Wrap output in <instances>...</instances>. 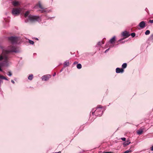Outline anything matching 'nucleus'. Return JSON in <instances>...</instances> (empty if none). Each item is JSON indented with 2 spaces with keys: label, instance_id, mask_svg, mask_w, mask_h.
<instances>
[{
  "label": "nucleus",
  "instance_id": "nucleus-1",
  "mask_svg": "<svg viewBox=\"0 0 153 153\" xmlns=\"http://www.w3.org/2000/svg\"><path fill=\"white\" fill-rule=\"evenodd\" d=\"M0 48L3 50L2 53L0 54V71H3L1 68L3 67H7L11 64V62L9 61L10 58L9 53L10 52H19L16 47L10 46L8 47L7 50L3 49V47L0 45Z\"/></svg>",
  "mask_w": 153,
  "mask_h": 153
},
{
  "label": "nucleus",
  "instance_id": "nucleus-2",
  "mask_svg": "<svg viewBox=\"0 0 153 153\" xmlns=\"http://www.w3.org/2000/svg\"><path fill=\"white\" fill-rule=\"evenodd\" d=\"M102 107V106L101 105H98L97 107L96 110L94 111V110L93 109L91 112L93 115H94V114L95 115L97 116H101L103 113V111H102L101 110Z\"/></svg>",
  "mask_w": 153,
  "mask_h": 153
},
{
  "label": "nucleus",
  "instance_id": "nucleus-3",
  "mask_svg": "<svg viewBox=\"0 0 153 153\" xmlns=\"http://www.w3.org/2000/svg\"><path fill=\"white\" fill-rule=\"evenodd\" d=\"M28 19L31 22L38 21L40 22L41 21L40 17L38 16H33L30 15L28 16Z\"/></svg>",
  "mask_w": 153,
  "mask_h": 153
},
{
  "label": "nucleus",
  "instance_id": "nucleus-4",
  "mask_svg": "<svg viewBox=\"0 0 153 153\" xmlns=\"http://www.w3.org/2000/svg\"><path fill=\"white\" fill-rule=\"evenodd\" d=\"M8 39L12 44H16L18 42V38L16 36H11L8 37Z\"/></svg>",
  "mask_w": 153,
  "mask_h": 153
},
{
  "label": "nucleus",
  "instance_id": "nucleus-5",
  "mask_svg": "<svg viewBox=\"0 0 153 153\" xmlns=\"http://www.w3.org/2000/svg\"><path fill=\"white\" fill-rule=\"evenodd\" d=\"M20 9L19 8H13L12 13L13 15L17 16L20 14Z\"/></svg>",
  "mask_w": 153,
  "mask_h": 153
},
{
  "label": "nucleus",
  "instance_id": "nucleus-6",
  "mask_svg": "<svg viewBox=\"0 0 153 153\" xmlns=\"http://www.w3.org/2000/svg\"><path fill=\"white\" fill-rule=\"evenodd\" d=\"M51 77V75L50 74H47L43 76L42 77V80L47 81Z\"/></svg>",
  "mask_w": 153,
  "mask_h": 153
},
{
  "label": "nucleus",
  "instance_id": "nucleus-7",
  "mask_svg": "<svg viewBox=\"0 0 153 153\" xmlns=\"http://www.w3.org/2000/svg\"><path fill=\"white\" fill-rule=\"evenodd\" d=\"M146 23L144 21H142L140 22L139 25V26L141 28H143L146 27Z\"/></svg>",
  "mask_w": 153,
  "mask_h": 153
},
{
  "label": "nucleus",
  "instance_id": "nucleus-8",
  "mask_svg": "<svg viewBox=\"0 0 153 153\" xmlns=\"http://www.w3.org/2000/svg\"><path fill=\"white\" fill-rule=\"evenodd\" d=\"M122 35L123 36H125V38L128 37L130 34L126 31H125L123 32Z\"/></svg>",
  "mask_w": 153,
  "mask_h": 153
},
{
  "label": "nucleus",
  "instance_id": "nucleus-9",
  "mask_svg": "<svg viewBox=\"0 0 153 153\" xmlns=\"http://www.w3.org/2000/svg\"><path fill=\"white\" fill-rule=\"evenodd\" d=\"M116 72L117 73H123L124 71V69L123 68H117L116 69Z\"/></svg>",
  "mask_w": 153,
  "mask_h": 153
},
{
  "label": "nucleus",
  "instance_id": "nucleus-10",
  "mask_svg": "<svg viewBox=\"0 0 153 153\" xmlns=\"http://www.w3.org/2000/svg\"><path fill=\"white\" fill-rule=\"evenodd\" d=\"M116 41L115 36H114L113 38L110 39L109 41V42L111 44H113Z\"/></svg>",
  "mask_w": 153,
  "mask_h": 153
},
{
  "label": "nucleus",
  "instance_id": "nucleus-11",
  "mask_svg": "<svg viewBox=\"0 0 153 153\" xmlns=\"http://www.w3.org/2000/svg\"><path fill=\"white\" fill-rule=\"evenodd\" d=\"M64 68L68 66L69 65V62L68 60H66L64 63Z\"/></svg>",
  "mask_w": 153,
  "mask_h": 153
},
{
  "label": "nucleus",
  "instance_id": "nucleus-12",
  "mask_svg": "<svg viewBox=\"0 0 153 153\" xmlns=\"http://www.w3.org/2000/svg\"><path fill=\"white\" fill-rule=\"evenodd\" d=\"M39 8L41 9V10H40V11L42 12V13H43L45 11L44 10V8L42 7L41 4L40 3L39 4Z\"/></svg>",
  "mask_w": 153,
  "mask_h": 153
},
{
  "label": "nucleus",
  "instance_id": "nucleus-13",
  "mask_svg": "<svg viewBox=\"0 0 153 153\" xmlns=\"http://www.w3.org/2000/svg\"><path fill=\"white\" fill-rule=\"evenodd\" d=\"M143 132V130L142 129H139L137 130V134L139 135H140L142 134Z\"/></svg>",
  "mask_w": 153,
  "mask_h": 153
},
{
  "label": "nucleus",
  "instance_id": "nucleus-14",
  "mask_svg": "<svg viewBox=\"0 0 153 153\" xmlns=\"http://www.w3.org/2000/svg\"><path fill=\"white\" fill-rule=\"evenodd\" d=\"M131 143V142H130L129 140H127L126 142H125L123 143V145L124 146H126Z\"/></svg>",
  "mask_w": 153,
  "mask_h": 153
},
{
  "label": "nucleus",
  "instance_id": "nucleus-15",
  "mask_svg": "<svg viewBox=\"0 0 153 153\" xmlns=\"http://www.w3.org/2000/svg\"><path fill=\"white\" fill-rule=\"evenodd\" d=\"M13 4L14 6H16L19 4V2L16 1H14L13 2Z\"/></svg>",
  "mask_w": 153,
  "mask_h": 153
},
{
  "label": "nucleus",
  "instance_id": "nucleus-16",
  "mask_svg": "<svg viewBox=\"0 0 153 153\" xmlns=\"http://www.w3.org/2000/svg\"><path fill=\"white\" fill-rule=\"evenodd\" d=\"M127 63H124L123 64V65H122V68H123V69H124L126 68L127 67Z\"/></svg>",
  "mask_w": 153,
  "mask_h": 153
},
{
  "label": "nucleus",
  "instance_id": "nucleus-17",
  "mask_svg": "<svg viewBox=\"0 0 153 153\" xmlns=\"http://www.w3.org/2000/svg\"><path fill=\"white\" fill-rule=\"evenodd\" d=\"M33 78V74H31L30 75H29L28 77V79L31 80H32Z\"/></svg>",
  "mask_w": 153,
  "mask_h": 153
},
{
  "label": "nucleus",
  "instance_id": "nucleus-18",
  "mask_svg": "<svg viewBox=\"0 0 153 153\" xmlns=\"http://www.w3.org/2000/svg\"><path fill=\"white\" fill-rule=\"evenodd\" d=\"M0 79H4L6 80H8V79L4 76L0 75Z\"/></svg>",
  "mask_w": 153,
  "mask_h": 153
},
{
  "label": "nucleus",
  "instance_id": "nucleus-19",
  "mask_svg": "<svg viewBox=\"0 0 153 153\" xmlns=\"http://www.w3.org/2000/svg\"><path fill=\"white\" fill-rule=\"evenodd\" d=\"M77 68L78 69H80L82 68V65L80 64H78L77 65Z\"/></svg>",
  "mask_w": 153,
  "mask_h": 153
},
{
  "label": "nucleus",
  "instance_id": "nucleus-20",
  "mask_svg": "<svg viewBox=\"0 0 153 153\" xmlns=\"http://www.w3.org/2000/svg\"><path fill=\"white\" fill-rule=\"evenodd\" d=\"M29 11H27L26 12L25 14V17H27L29 15Z\"/></svg>",
  "mask_w": 153,
  "mask_h": 153
},
{
  "label": "nucleus",
  "instance_id": "nucleus-21",
  "mask_svg": "<svg viewBox=\"0 0 153 153\" xmlns=\"http://www.w3.org/2000/svg\"><path fill=\"white\" fill-rule=\"evenodd\" d=\"M150 33V31L149 30H147L146 32H145V34L146 35H149Z\"/></svg>",
  "mask_w": 153,
  "mask_h": 153
},
{
  "label": "nucleus",
  "instance_id": "nucleus-22",
  "mask_svg": "<svg viewBox=\"0 0 153 153\" xmlns=\"http://www.w3.org/2000/svg\"><path fill=\"white\" fill-rule=\"evenodd\" d=\"M29 42L30 44H31V45L33 44L34 43V42L33 41L30 40H29Z\"/></svg>",
  "mask_w": 153,
  "mask_h": 153
},
{
  "label": "nucleus",
  "instance_id": "nucleus-23",
  "mask_svg": "<svg viewBox=\"0 0 153 153\" xmlns=\"http://www.w3.org/2000/svg\"><path fill=\"white\" fill-rule=\"evenodd\" d=\"M123 39H124V38L120 39L118 40V42H120L122 43H123L125 42H123V41H122Z\"/></svg>",
  "mask_w": 153,
  "mask_h": 153
},
{
  "label": "nucleus",
  "instance_id": "nucleus-24",
  "mask_svg": "<svg viewBox=\"0 0 153 153\" xmlns=\"http://www.w3.org/2000/svg\"><path fill=\"white\" fill-rule=\"evenodd\" d=\"M7 75L9 76H11L12 75V74L11 71H9Z\"/></svg>",
  "mask_w": 153,
  "mask_h": 153
},
{
  "label": "nucleus",
  "instance_id": "nucleus-25",
  "mask_svg": "<svg viewBox=\"0 0 153 153\" xmlns=\"http://www.w3.org/2000/svg\"><path fill=\"white\" fill-rule=\"evenodd\" d=\"M131 36H132V37H134L135 36V33H131Z\"/></svg>",
  "mask_w": 153,
  "mask_h": 153
},
{
  "label": "nucleus",
  "instance_id": "nucleus-26",
  "mask_svg": "<svg viewBox=\"0 0 153 153\" xmlns=\"http://www.w3.org/2000/svg\"><path fill=\"white\" fill-rule=\"evenodd\" d=\"M150 39L151 40L153 41V34L151 35L150 37Z\"/></svg>",
  "mask_w": 153,
  "mask_h": 153
},
{
  "label": "nucleus",
  "instance_id": "nucleus-27",
  "mask_svg": "<svg viewBox=\"0 0 153 153\" xmlns=\"http://www.w3.org/2000/svg\"><path fill=\"white\" fill-rule=\"evenodd\" d=\"M121 139L122 140H123V141H126V138L125 137L121 138Z\"/></svg>",
  "mask_w": 153,
  "mask_h": 153
},
{
  "label": "nucleus",
  "instance_id": "nucleus-28",
  "mask_svg": "<svg viewBox=\"0 0 153 153\" xmlns=\"http://www.w3.org/2000/svg\"><path fill=\"white\" fill-rule=\"evenodd\" d=\"M97 45L99 46H100L101 45V42L100 41L98 42L97 43Z\"/></svg>",
  "mask_w": 153,
  "mask_h": 153
},
{
  "label": "nucleus",
  "instance_id": "nucleus-29",
  "mask_svg": "<svg viewBox=\"0 0 153 153\" xmlns=\"http://www.w3.org/2000/svg\"><path fill=\"white\" fill-rule=\"evenodd\" d=\"M109 49H110V48H108V49H107V50H106L105 51V53H107L109 50Z\"/></svg>",
  "mask_w": 153,
  "mask_h": 153
},
{
  "label": "nucleus",
  "instance_id": "nucleus-30",
  "mask_svg": "<svg viewBox=\"0 0 153 153\" xmlns=\"http://www.w3.org/2000/svg\"><path fill=\"white\" fill-rule=\"evenodd\" d=\"M149 22L150 23H153V19L152 20H150Z\"/></svg>",
  "mask_w": 153,
  "mask_h": 153
},
{
  "label": "nucleus",
  "instance_id": "nucleus-31",
  "mask_svg": "<svg viewBox=\"0 0 153 153\" xmlns=\"http://www.w3.org/2000/svg\"><path fill=\"white\" fill-rule=\"evenodd\" d=\"M11 82L13 84H14L15 83V82L13 80H11Z\"/></svg>",
  "mask_w": 153,
  "mask_h": 153
},
{
  "label": "nucleus",
  "instance_id": "nucleus-32",
  "mask_svg": "<svg viewBox=\"0 0 153 153\" xmlns=\"http://www.w3.org/2000/svg\"><path fill=\"white\" fill-rule=\"evenodd\" d=\"M102 153H112L111 152H103Z\"/></svg>",
  "mask_w": 153,
  "mask_h": 153
},
{
  "label": "nucleus",
  "instance_id": "nucleus-33",
  "mask_svg": "<svg viewBox=\"0 0 153 153\" xmlns=\"http://www.w3.org/2000/svg\"><path fill=\"white\" fill-rule=\"evenodd\" d=\"M151 150L153 151V146L151 148Z\"/></svg>",
  "mask_w": 153,
  "mask_h": 153
},
{
  "label": "nucleus",
  "instance_id": "nucleus-34",
  "mask_svg": "<svg viewBox=\"0 0 153 153\" xmlns=\"http://www.w3.org/2000/svg\"><path fill=\"white\" fill-rule=\"evenodd\" d=\"M64 67L60 70V72H62L63 70Z\"/></svg>",
  "mask_w": 153,
  "mask_h": 153
},
{
  "label": "nucleus",
  "instance_id": "nucleus-35",
  "mask_svg": "<svg viewBox=\"0 0 153 153\" xmlns=\"http://www.w3.org/2000/svg\"><path fill=\"white\" fill-rule=\"evenodd\" d=\"M77 63V62H74V64H76Z\"/></svg>",
  "mask_w": 153,
  "mask_h": 153
},
{
  "label": "nucleus",
  "instance_id": "nucleus-36",
  "mask_svg": "<svg viewBox=\"0 0 153 153\" xmlns=\"http://www.w3.org/2000/svg\"><path fill=\"white\" fill-rule=\"evenodd\" d=\"M56 75V73H54V74L53 76H55V75Z\"/></svg>",
  "mask_w": 153,
  "mask_h": 153
},
{
  "label": "nucleus",
  "instance_id": "nucleus-37",
  "mask_svg": "<svg viewBox=\"0 0 153 153\" xmlns=\"http://www.w3.org/2000/svg\"><path fill=\"white\" fill-rule=\"evenodd\" d=\"M1 82H2V81L0 79V84L1 83Z\"/></svg>",
  "mask_w": 153,
  "mask_h": 153
},
{
  "label": "nucleus",
  "instance_id": "nucleus-38",
  "mask_svg": "<svg viewBox=\"0 0 153 153\" xmlns=\"http://www.w3.org/2000/svg\"><path fill=\"white\" fill-rule=\"evenodd\" d=\"M28 20H25V22H28Z\"/></svg>",
  "mask_w": 153,
  "mask_h": 153
},
{
  "label": "nucleus",
  "instance_id": "nucleus-39",
  "mask_svg": "<svg viewBox=\"0 0 153 153\" xmlns=\"http://www.w3.org/2000/svg\"><path fill=\"white\" fill-rule=\"evenodd\" d=\"M102 44H104V42L103 41H102Z\"/></svg>",
  "mask_w": 153,
  "mask_h": 153
},
{
  "label": "nucleus",
  "instance_id": "nucleus-40",
  "mask_svg": "<svg viewBox=\"0 0 153 153\" xmlns=\"http://www.w3.org/2000/svg\"><path fill=\"white\" fill-rule=\"evenodd\" d=\"M36 39L37 40H38V39L37 38H36Z\"/></svg>",
  "mask_w": 153,
  "mask_h": 153
}]
</instances>
